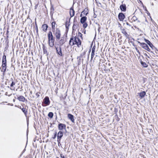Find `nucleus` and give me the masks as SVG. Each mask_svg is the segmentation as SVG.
<instances>
[{
  "mask_svg": "<svg viewBox=\"0 0 158 158\" xmlns=\"http://www.w3.org/2000/svg\"><path fill=\"white\" fill-rule=\"evenodd\" d=\"M81 44V40L77 36H72L69 41V44L71 46L76 44L78 47H80Z\"/></svg>",
  "mask_w": 158,
  "mask_h": 158,
  "instance_id": "nucleus-1",
  "label": "nucleus"
},
{
  "mask_svg": "<svg viewBox=\"0 0 158 158\" xmlns=\"http://www.w3.org/2000/svg\"><path fill=\"white\" fill-rule=\"evenodd\" d=\"M50 102L48 97L46 96L44 98L42 102V106H48L50 104Z\"/></svg>",
  "mask_w": 158,
  "mask_h": 158,
  "instance_id": "nucleus-2",
  "label": "nucleus"
},
{
  "mask_svg": "<svg viewBox=\"0 0 158 158\" xmlns=\"http://www.w3.org/2000/svg\"><path fill=\"white\" fill-rule=\"evenodd\" d=\"M54 35L55 36L57 40H59L60 38L61 33L60 31L59 28H56L54 32H52Z\"/></svg>",
  "mask_w": 158,
  "mask_h": 158,
  "instance_id": "nucleus-3",
  "label": "nucleus"
},
{
  "mask_svg": "<svg viewBox=\"0 0 158 158\" xmlns=\"http://www.w3.org/2000/svg\"><path fill=\"white\" fill-rule=\"evenodd\" d=\"M137 42L140 44V45L143 48L147 50L149 52H150L152 53L153 52L152 51H150L151 50L150 49L146 43H141L139 41H138Z\"/></svg>",
  "mask_w": 158,
  "mask_h": 158,
  "instance_id": "nucleus-4",
  "label": "nucleus"
},
{
  "mask_svg": "<svg viewBox=\"0 0 158 158\" xmlns=\"http://www.w3.org/2000/svg\"><path fill=\"white\" fill-rule=\"evenodd\" d=\"M63 135V131H60L57 133V142L59 145L60 143L61 139Z\"/></svg>",
  "mask_w": 158,
  "mask_h": 158,
  "instance_id": "nucleus-5",
  "label": "nucleus"
},
{
  "mask_svg": "<svg viewBox=\"0 0 158 158\" xmlns=\"http://www.w3.org/2000/svg\"><path fill=\"white\" fill-rule=\"evenodd\" d=\"M144 40L145 42L149 45V46L153 49L155 50H157L156 48L154 46L153 44L148 40L144 38Z\"/></svg>",
  "mask_w": 158,
  "mask_h": 158,
  "instance_id": "nucleus-6",
  "label": "nucleus"
},
{
  "mask_svg": "<svg viewBox=\"0 0 158 158\" xmlns=\"http://www.w3.org/2000/svg\"><path fill=\"white\" fill-rule=\"evenodd\" d=\"M66 126L64 124L62 123H59L58 126V129L60 131L64 129L66 131Z\"/></svg>",
  "mask_w": 158,
  "mask_h": 158,
  "instance_id": "nucleus-7",
  "label": "nucleus"
},
{
  "mask_svg": "<svg viewBox=\"0 0 158 158\" xmlns=\"http://www.w3.org/2000/svg\"><path fill=\"white\" fill-rule=\"evenodd\" d=\"M125 17L124 14L122 12L119 13L118 15V19L120 21H123Z\"/></svg>",
  "mask_w": 158,
  "mask_h": 158,
  "instance_id": "nucleus-8",
  "label": "nucleus"
},
{
  "mask_svg": "<svg viewBox=\"0 0 158 158\" xmlns=\"http://www.w3.org/2000/svg\"><path fill=\"white\" fill-rule=\"evenodd\" d=\"M48 41L55 40V38L53 37L52 32L51 31H49L48 34Z\"/></svg>",
  "mask_w": 158,
  "mask_h": 158,
  "instance_id": "nucleus-9",
  "label": "nucleus"
},
{
  "mask_svg": "<svg viewBox=\"0 0 158 158\" xmlns=\"http://www.w3.org/2000/svg\"><path fill=\"white\" fill-rule=\"evenodd\" d=\"M16 96H17V99L20 102H24L26 100L27 101V99L22 95L19 96L18 95H16Z\"/></svg>",
  "mask_w": 158,
  "mask_h": 158,
  "instance_id": "nucleus-10",
  "label": "nucleus"
},
{
  "mask_svg": "<svg viewBox=\"0 0 158 158\" xmlns=\"http://www.w3.org/2000/svg\"><path fill=\"white\" fill-rule=\"evenodd\" d=\"M119 8L122 11L125 12L127 10V7L125 4H122L120 6Z\"/></svg>",
  "mask_w": 158,
  "mask_h": 158,
  "instance_id": "nucleus-11",
  "label": "nucleus"
},
{
  "mask_svg": "<svg viewBox=\"0 0 158 158\" xmlns=\"http://www.w3.org/2000/svg\"><path fill=\"white\" fill-rule=\"evenodd\" d=\"M68 118L73 123H75L74 116L71 114H68Z\"/></svg>",
  "mask_w": 158,
  "mask_h": 158,
  "instance_id": "nucleus-12",
  "label": "nucleus"
},
{
  "mask_svg": "<svg viewBox=\"0 0 158 158\" xmlns=\"http://www.w3.org/2000/svg\"><path fill=\"white\" fill-rule=\"evenodd\" d=\"M70 15L71 17H73L75 15V11L73 9V5L71 7L70 9Z\"/></svg>",
  "mask_w": 158,
  "mask_h": 158,
  "instance_id": "nucleus-13",
  "label": "nucleus"
},
{
  "mask_svg": "<svg viewBox=\"0 0 158 158\" xmlns=\"http://www.w3.org/2000/svg\"><path fill=\"white\" fill-rule=\"evenodd\" d=\"M6 56L4 53L2 60V64H7Z\"/></svg>",
  "mask_w": 158,
  "mask_h": 158,
  "instance_id": "nucleus-14",
  "label": "nucleus"
},
{
  "mask_svg": "<svg viewBox=\"0 0 158 158\" xmlns=\"http://www.w3.org/2000/svg\"><path fill=\"white\" fill-rule=\"evenodd\" d=\"M138 94L139 95L140 98L142 99L146 95V93L145 91H143L142 92L138 93Z\"/></svg>",
  "mask_w": 158,
  "mask_h": 158,
  "instance_id": "nucleus-15",
  "label": "nucleus"
},
{
  "mask_svg": "<svg viewBox=\"0 0 158 158\" xmlns=\"http://www.w3.org/2000/svg\"><path fill=\"white\" fill-rule=\"evenodd\" d=\"M88 9L85 8L84 10L81 12L80 15V16L81 17L82 14L87 15L88 14Z\"/></svg>",
  "mask_w": 158,
  "mask_h": 158,
  "instance_id": "nucleus-16",
  "label": "nucleus"
},
{
  "mask_svg": "<svg viewBox=\"0 0 158 158\" xmlns=\"http://www.w3.org/2000/svg\"><path fill=\"white\" fill-rule=\"evenodd\" d=\"M2 70L1 71L3 72V73H5L6 70L7 68V64H2Z\"/></svg>",
  "mask_w": 158,
  "mask_h": 158,
  "instance_id": "nucleus-17",
  "label": "nucleus"
},
{
  "mask_svg": "<svg viewBox=\"0 0 158 158\" xmlns=\"http://www.w3.org/2000/svg\"><path fill=\"white\" fill-rule=\"evenodd\" d=\"M48 27V25L46 24H43L42 26V28L43 29V30L44 32H46L47 31Z\"/></svg>",
  "mask_w": 158,
  "mask_h": 158,
  "instance_id": "nucleus-18",
  "label": "nucleus"
},
{
  "mask_svg": "<svg viewBox=\"0 0 158 158\" xmlns=\"http://www.w3.org/2000/svg\"><path fill=\"white\" fill-rule=\"evenodd\" d=\"M54 10V9L53 7V5H52L51 3V8H50V14L52 18V15L53 13V12Z\"/></svg>",
  "mask_w": 158,
  "mask_h": 158,
  "instance_id": "nucleus-19",
  "label": "nucleus"
},
{
  "mask_svg": "<svg viewBox=\"0 0 158 158\" xmlns=\"http://www.w3.org/2000/svg\"><path fill=\"white\" fill-rule=\"evenodd\" d=\"M87 17L85 16L82 17L80 19V22L81 23H85L87 20Z\"/></svg>",
  "mask_w": 158,
  "mask_h": 158,
  "instance_id": "nucleus-20",
  "label": "nucleus"
},
{
  "mask_svg": "<svg viewBox=\"0 0 158 158\" xmlns=\"http://www.w3.org/2000/svg\"><path fill=\"white\" fill-rule=\"evenodd\" d=\"M122 32L124 35L127 38H129V35L127 33L126 31L125 30L124 28L122 29Z\"/></svg>",
  "mask_w": 158,
  "mask_h": 158,
  "instance_id": "nucleus-21",
  "label": "nucleus"
},
{
  "mask_svg": "<svg viewBox=\"0 0 158 158\" xmlns=\"http://www.w3.org/2000/svg\"><path fill=\"white\" fill-rule=\"evenodd\" d=\"M11 84L10 85V87H11L10 88V89L11 90H14L15 88V87H14V86L15 85V81H12L11 82Z\"/></svg>",
  "mask_w": 158,
  "mask_h": 158,
  "instance_id": "nucleus-22",
  "label": "nucleus"
},
{
  "mask_svg": "<svg viewBox=\"0 0 158 158\" xmlns=\"http://www.w3.org/2000/svg\"><path fill=\"white\" fill-rule=\"evenodd\" d=\"M55 40L48 41L49 45L51 47H53L54 44Z\"/></svg>",
  "mask_w": 158,
  "mask_h": 158,
  "instance_id": "nucleus-23",
  "label": "nucleus"
},
{
  "mask_svg": "<svg viewBox=\"0 0 158 158\" xmlns=\"http://www.w3.org/2000/svg\"><path fill=\"white\" fill-rule=\"evenodd\" d=\"M56 22L55 21H54L52 22L51 23L52 25V32H54V30H55V25L56 24Z\"/></svg>",
  "mask_w": 158,
  "mask_h": 158,
  "instance_id": "nucleus-24",
  "label": "nucleus"
},
{
  "mask_svg": "<svg viewBox=\"0 0 158 158\" xmlns=\"http://www.w3.org/2000/svg\"><path fill=\"white\" fill-rule=\"evenodd\" d=\"M60 56H63L62 53L61 51V48L60 47L57 50V52H56Z\"/></svg>",
  "mask_w": 158,
  "mask_h": 158,
  "instance_id": "nucleus-25",
  "label": "nucleus"
},
{
  "mask_svg": "<svg viewBox=\"0 0 158 158\" xmlns=\"http://www.w3.org/2000/svg\"><path fill=\"white\" fill-rule=\"evenodd\" d=\"M43 52L44 54H46L47 55H48L47 51L46 49V47L44 44H43Z\"/></svg>",
  "mask_w": 158,
  "mask_h": 158,
  "instance_id": "nucleus-26",
  "label": "nucleus"
},
{
  "mask_svg": "<svg viewBox=\"0 0 158 158\" xmlns=\"http://www.w3.org/2000/svg\"><path fill=\"white\" fill-rule=\"evenodd\" d=\"M140 62L142 66L144 68H147L148 67V65L145 62H143L142 61L141 59L140 60Z\"/></svg>",
  "mask_w": 158,
  "mask_h": 158,
  "instance_id": "nucleus-27",
  "label": "nucleus"
},
{
  "mask_svg": "<svg viewBox=\"0 0 158 158\" xmlns=\"http://www.w3.org/2000/svg\"><path fill=\"white\" fill-rule=\"evenodd\" d=\"M21 110L24 113L25 115L26 116L27 113V110H26L25 108L23 107L21 109Z\"/></svg>",
  "mask_w": 158,
  "mask_h": 158,
  "instance_id": "nucleus-28",
  "label": "nucleus"
},
{
  "mask_svg": "<svg viewBox=\"0 0 158 158\" xmlns=\"http://www.w3.org/2000/svg\"><path fill=\"white\" fill-rule=\"evenodd\" d=\"M70 19H69V23H68V25H67V23H68V21H66L65 22V27L66 30L68 29V30L69 29V27L70 26V24L69 23L70 21Z\"/></svg>",
  "mask_w": 158,
  "mask_h": 158,
  "instance_id": "nucleus-29",
  "label": "nucleus"
},
{
  "mask_svg": "<svg viewBox=\"0 0 158 158\" xmlns=\"http://www.w3.org/2000/svg\"><path fill=\"white\" fill-rule=\"evenodd\" d=\"M77 24V23H75V22L74 21V20L73 21V24L72 27V30H73V31H75L76 29V25ZM73 33V32H72Z\"/></svg>",
  "mask_w": 158,
  "mask_h": 158,
  "instance_id": "nucleus-30",
  "label": "nucleus"
},
{
  "mask_svg": "<svg viewBox=\"0 0 158 158\" xmlns=\"http://www.w3.org/2000/svg\"><path fill=\"white\" fill-rule=\"evenodd\" d=\"M53 116V113L52 112H49L48 114V116L50 118H52Z\"/></svg>",
  "mask_w": 158,
  "mask_h": 158,
  "instance_id": "nucleus-31",
  "label": "nucleus"
},
{
  "mask_svg": "<svg viewBox=\"0 0 158 158\" xmlns=\"http://www.w3.org/2000/svg\"><path fill=\"white\" fill-rule=\"evenodd\" d=\"M64 43L65 41L64 39H61L59 41L60 44L61 46Z\"/></svg>",
  "mask_w": 158,
  "mask_h": 158,
  "instance_id": "nucleus-32",
  "label": "nucleus"
},
{
  "mask_svg": "<svg viewBox=\"0 0 158 158\" xmlns=\"http://www.w3.org/2000/svg\"><path fill=\"white\" fill-rule=\"evenodd\" d=\"M35 29H36V32L37 34H38V28L36 22V21H35Z\"/></svg>",
  "mask_w": 158,
  "mask_h": 158,
  "instance_id": "nucleus-33",
  "label": "nucleus"
},
{
  "mask_svg": "<svg viewBox=\"0 0 158 158\" xmlns=\"http://www.w3.org/2000/svg\"><path fill=\"white\" fill-rule=\"evenodd\" d=\"M83 24V27L84 28H85L88 26V24L86 23H82Z\"/></svg>",
  "mask_w": 158,
  "mask_h": 158,
  "instance_id": "nucleus-34",
  "label": "nucleus"
},
{
  "mask_svg": "<svg viewBox=\"0 0 158 158\" xmlns=\"http://www.w3.org/2000/svg\"><path fill=\"white\" fill-rule=\"evenodd\" d=\"M133 45L135 47V49L136 50V51L137 52H139V50L137 48V47H136V46L135 45V44H133Z\"/></svg>",
  "mask_w": 158,
  "mask_h": 158,
  "instance_id": "nucleus-35",
  "label": "nucleus"
},
{
  "mask_svg": "<svg viewBox=\"0 0 158 158\" xmlns=\"http://www.w3.org/2000/svg\"><path fill=\"white\" fill-rule=\"evenodd\" d=\"M57 135V132H55L53 136L52 137V138L53 139H55L56 136Z\"/></svg>",
  "mask_w": 158,
  "mask_h": 158,
  "instance_id": "nucleus-36",
  "label": "nucleus"
},
{
  "mask_svg": "<svg viewBox=\"0 0 158 158\" xmlns=\"http://www.w3.org/2000/svg\"><path fill=\"white\" fill-rule=\"evenodd\" d=\"M148 132L149 134H151L152 133H153V130L152 129H150L149 131H148Z\"/></svg>",
  "mask_w": 158,
  "mask_h": 158,
  "instance_id": "nucleus-37",
  "label": "nucleus"
},
{
  "mask_svg": "<svg viewBox=\"0 0 158 158\" xmlns=\"http://www.w3.org/2000/svg\"><path fill=\"white\" fill-rule=\"evenodd\" d=\"M15 81V79L14 77H11L9 81V82H12V81Z\"/></svg>",
  "mask_w": 158,
  "mask_h": 158,
  "instance_id": "nucleus-38",
  "label": "nucleus"
},
{
  "mask_svg": "<svg viewBox=\"0 0 158 158\" xmlns=\"http://www.w3.org/2000/svg\"><path fill=\"white\" fill-rule=\"evenodd\" d=\"M94 52H91V60H92L94 56Z\"/></svg>",
  "mask_w": 158,
  "mask_h": 158,
  "instance_id": "nucleus-39",
  "label": "nucleus"
},
{
  "mask_svg": "<svg viewBox=\"0 0 158 158\" xmlns=\"http://www.w3.org/2000/svg\"><path fill=\"white\" fill-rule=\"evenodd\" d=\"M132 18L133 20L134 21H135L137 20V17L136 16H133L132 17Z\"/></svg>",
  "mask_w": 158,
  "mask_h": 158,
  "instance_id": "nucleus-40",
  "label": "nucleus"
},
{
  "mask_svg": "<svg viewBox=\"0 0 158 158\" xmlns=\"http://www.w3.org/2000/svg\"><path fill=\"white\" fill-rule=\"evenodd\" d=\"M82 34L80 32H78V36L80 37H81V39H82Z\"/></svg>",
  "mask_w": 158,
  "mask_h": 158,
  "instance_id": "nucleus-41",
  "label": "nucleus"
},
{
  "mask_svg": "<svg viewBox=\"0 0 158 158\" xmlns=\"http://www.w3.org/2000/svg\"><path fill=\"white\" fill-rule=\"evenodd\" d=\"M95 46L94 45L92 48V52H95Z\"/></svg>",
  "mask_w": 158,
  "mask_h": 158,
  "instance_id": "nucleus-42",
  "label": "nucleus"
},
{
  "mask_svg": "<svg viewBox=\"0 0 158 158\" xmlns=\"http://www.w3.org/2000/svg\"><path fill=\"white\" fill-rule=\"evenodd\" d=\"M60 157L61 158H66L64 156L62 153L60 154Z\"/></svg>",
  "mask_w": 158,
  "mask_h": 158,
  "instance_id": "nucleus-43",
  "label": "nucleus"
},
{
  "mask_svg": "<svg viewBox=\"0 0 158 158\" xmlns=\"http://www.w3.org/2000/svg\"><path fill=\"white\" fill-rule=\"evenodd\" d=\"M35 95H36V98H38L39 97V96H40V95L38 94V92H37L36 93Z\"/></svg>",
  "mask_w": 158,
  "mask_h": 158,
  "instance_id": "nucleus-44",
  "label": "nucleus"
},
{
  "mask_svg": "<svg viewBox=\"0 0 158 158\" xmlns=\"http://www.w3.org/2000/svg\"><path fill=\"white\" fill-rule=\"evenodd\" d=\"M98 32H100V28H101V27H100V25L99 24H98Z\"/></svg>",
  "mask_w": 158,
  "mask_h": 158,
  "instance_id": "nucleus-45",
  "label": "nucleus"
},
{
  "mask_svg": "<svg viewBox=\"0 0 158 158\" xmlns=\"http://www.w3.org/2000/svg\"><path fill=\"white\" fill-rule=\"evenodd\" d=\"M54 47L55 49H56V52H57V50L59 48H58V47L56 46H55Z\"/></svg>",
  "mask_w": 158,
  "mask_h": 158,
  "instance_id": "nucleus-46",
  "label": "nucleus"
},
{
  "mask_svg": "<svg viewBox=\"0 0 158 158\" xmlns=\"http://www.w3.org/2000/svg\"><path fill=\"white\" fill-rule=\"evenodd\" d=\"M140 158H145V157L144 155H142L141 156V157Z\"/></svg>",
  "mask_w": 158,
  "mask_h": 158,
  "instance_id": "nucleus-47",
  "label": "nucleus"
},
{
  "mask_svg": "<svg viewBox=\"0 0 158 158\" xmlns=\"http://www.w3.org/2000/svg\"><path fill=\"white\" fill-rule=\"evenodd\" d=\"M96 17H97V15L94 13V18H96Z\"/></svg>",
  "mask_w": 158,
  "mask_h": 158,
  "instance_id": "nucleus-48",
  "label": "nucleus"
},
{
  "mask_svg": "<svg viewBox=\"0 0 158 158\" xmlns=\"http://www.w3.org/2000/svg\"><path fill=\"white\" fill-rule=\"evenodd\" d=\"M144 54L145 56H147L148 58H150L147 55V54L146 53H144Z\"/></svg>",
  "mask_w": 158,
  "mask_h": 158,
  "instance_id": "nucleus-49",
  "label": "nucleus"
},
{
  "mask_svg": "<svg viewBox=\"0 0 158 158\" xmlns=\"http://www.w3.org/2000/svg\"><path fill=\"white\" fill-rule=\"evenodd\" d=\"M8 92H6L5 93V95L6 96H8Z\"/></svg>",
  "mask_w": 158,
  "mask_h": 158,
  "instance_id": "nucleus-50",
  "label": "nucleus"
},
{
  "mask_svg": "<svg viewBox=\"0 0 158 158\" xmlns=\"http://www.w3.org/2000/svg\"><path fill=\"white\" fill-rule=\"evenodd\" d=\"M126 24L130 27L131 26V25L127 22Z\"/></svg>",
  "mask_w": 158,
  "mask_h": 158,
  "instance_id": "nucleus-51",
  "label": "nucleus"
},
{
  "mask_svg": "<svg viewBox=\"0 0 158 158\" xmlns=\"http://www.w3.org/2000/svg\"><path fill=\"white\" fill-rule=\"evenodd\" d=\"M8 105H10L11 106H13V104L12 103L11 104H10V103H8Z\"/></svg>",
  "mask_w": 158,
  "mask_h": 158,
  "instance_id": "nucleus-52",
  "label": "nucleus"
},
{
  "mask_svg": "<svg viewBox=\"0 0 158 158\" xmlns=\"http://www.w3.org/2000/svg\"><path fill=\"white\" fill-rule=\"evenodd\" d=\"M38 6V4H37L35 5V9H36L37 8V7Z\"/></svg>",
  "mask_w": 158,
  "mask_h": 158,
  "instance_id": "nucleus-53",
  "label": "nucleus"
},
{
  "mask_svg": "<svg viewBox=\"0 0 158 158\" xmlns=\"http://www.w3.org/2000/svg\"><path fill=\"white\" fill-rule=\"evenodd\" d=\"M146 79V78H143V83H144L145 82V80Z\"/></svg>",
  "mask_w": 158,
  "mask_h": 158,
  "instance_id": "nucleus-54",
  "label": "nucleus"
},
{
  "mask_svg": "<svg viewBox=\"0 0 158 158\" xmlns=\"http://www.w3.org/2000/svg\"><path fill=\"white\" fill-rule=\"evenodd\" d=\"M145 11H146V12H148V10H147V9H146V7H145Z\"/></svg>",
  "mask_w": 158,
  "mask_h": 158,
  "instance_id": "nucleus-55",
  "label": "nucleus"
},
{
  "mask_svg": "<svg viewBox=\"0 0 158 158\" xmlns=\"http://www.w3.org/2000/svg\"><path fill=\"white\" fill-rule=\"evenodd\" d=\"M146 13H147V14H148V16H150V14L149 13V12L148 11V12H146Z\"/></svg>",
  "mask_w": 158,
  "mask_h": 158,
  "instance_id": "nucleus-56",
  "label": "nucleus"
},
{
  "mask_svg": "<svg viewBox=\"0 0 158 158\" xmlns=\"http://www.w3.org/2000/svg\"><path fill=\"white\" fill-rule=\"evenodd\" d=\"M11 95H12V94H11H11H8V96L9 97H10V96H11Z\"/></svg>",
  "mask_w": 158,
  "mask_h": 158,
  "instance_id": "nucleus-57",
  "label": "nucleus"
},
{
  "mask_svg": "<svg viewBox=\"0 0 158 158\" xmlns=\"http://www.w3.org/2000/svg\"><path fill=\"white\" fill-rule=\"evenodd\" d=\"M123 29V27H120V29H121V31H122V29Z\"/></svg>",
  "mask_w": 158,
  "mask_h": 158,
  "instance_id": "nucleus-58",
  "label": "nucleus"
},
{
  "mask_svg": "<svg viewBox=\"0 0 158 158\" xmlns=\"http://www.w3.org/2000/svg\"><path fill=\"white\" fill-rule=\"evenodd\" d=\"M19 108L20 109H21H21L22 108H21V106H20L19 107V106H18Z\"/></svg>",
  "mask_w": 158,
  "mask_h": 158,
  "instance_id": "nucleus-59",
  "label": "nucleus"
},
{
  "mask_svg": "<svg viewBox=\"0 0 158 158\" xmlns=\"http://www.w3.org/2000/svg\"><path fill=\"white\" fill-rule=\"evenodd\" d=\"M13 67V68L14 67V65H12V64H11V67Z\"/></svg>",
  "mask_w": 158,
  "mask_h": 158,
  "instance_id": "nucleus-60",
  "label": "nucleus"
},
{
  "mask_svg": "<svg viewBox=\"0 0 158 158\" xmlns=\"http://www.w3.org/2000/svg\"><path fill=\"white\" fill-rule=\"evenodd\" d=\"M15 99H13V102H15Z\"/></svg>",
  "mask_w": 158,
  "mask_h": 158,
  "instance_id": "nucleus-61",
  "label": "nucleus"
},
{
  "mask_svg": "<svg viewBox=\"0 0 158 158\" xmlns=\"http://www.w3.org/2000/svg\"><path fill=\"white\" fill-rule=\"evenodd\" d=\"M138 53H139V55L140 56V52L139 51V52H138Z\"/></svg>",
  "mask_w": 158,
  "mask_h": 158,
  "instance_id": "nucleus-62",
  "label": "nucleus"
},
{
  "mask_svg": "<svg viewBox=\"0 0 158 158\" xmlns=\"http://www.w3.org/2000/svg\"><path fill=\"white\" fill-rule=\"evenodd\" d=\"M115 117H118V115H117V114H116L115 115Z\"/></svg>",
  "mask_w": 158,
  "mask_h": 158,
  "instance_id": "nucleus-63",
  "label": "nucleus"
},
{
  "mask_svg": "<svg viewBox=\"0 0 158 158\" xmlns=\"http://www.w3.org/2000/svg\"><path fill=\"white\" fill-rule=\"evenodd\" d=\"M85 32H86V31H85V30L84 32V34H85Z\"/></svg>",
  "mask_w": 158,
  "mask_h": 158,
  "instance_id": "nucleus-64",
  "label": "nucleus"
}]
</instances>
